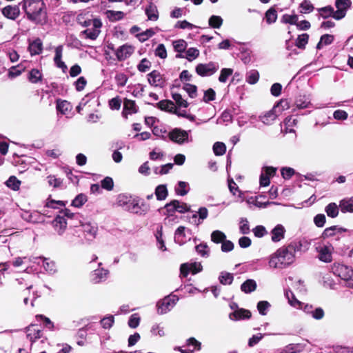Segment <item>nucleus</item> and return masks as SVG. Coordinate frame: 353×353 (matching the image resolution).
<instances>
[{
    "mask_svg": "<svg viewBox=\"0 0 353 353\" xmlns=\"http://www.w3.org/2000/svg\"><path fill=\"white\" fill-rule=\"evenodd\" d=\"M296 245L290 244L287 247H282L272 254L269 257L268 265L274 269H285L295 261Z\"/></svg>",
    "mask_w": 353,
    "mask_h": 353,
    "instance_id": "f257e3e1",
    "label": "nucleus"
},
{
    "mask_svg": "<svg viewBox=\"0 0 353 353\" xmlns=\"http://www.w3.org/2000/svg\"><path fill=\"white\" fill-rule=\"evenodd\" d=\"M22 7L30 21L39 24L46 22L47 14L43 0H23Z\"/></svg>",
    "mask_w": 353,
    "mask_h": 353,
    "instance_id": "f03ea898",
    "label": "nucleus"
},
{
    "mask_svg": "<svg viewBox=\"0 0 353 353\" xmlns=\"http://www.w3.org/2000/svg\"><path fill=\"white\" fill-rule=\"evenodd\" d=\"M83 26L86 27L91 26V28H88L86 30H83L81 34L83 35L85 38L95 40L101 32L100 29L102 26V23L100 19H94L85 21Z\"/></svg>",
    "mask_w": 353,
    "mask_h": 353,
    "instance_id": "7ed1b4c3",
    "label": "nucleus"
},
{
    "mask_svg": "<svg viewBox=\"0 0 353 353\" xmlns=\"http://www.w3.org/2000/svg\"><path fill=\"white\" fill-rule=\"evenodd\" d=\"M316 250L318 253V259L321 261L327 263L332 262L334 252V247L332 244H319L316 246Z\"/></svg>",
    "mask_w": 353,
    "mask_h": 353,
    "instance_id": "20e7f679",
    "label": "nucleus"
},
{
    "mask_svg": "<svg viewBox=\"0 0 353 353\" xmlns=\"http://www.w3.org/2000/svg\"><path fill=\"white\" fill-rule=\"evenodd\" d=\"M178 298L174 295L165 296L157 303V312L164 314L170 312L176 305Z\"/></svg>",
    "mask_w": 353,
    "mask_h": 353,
    "instance_id": "39448f33",
    "label": "nucleus"
},
{
    "mask_svg": "<svg viewBox=\"0 0 353 353\" xmlns=\"http://www.w3.org/2000/svg\"><path fill=\"white\" fill-rule=\"evenodd\" d=\"M219 69V65L214 62H209L208 63H199L196 67V73L201 76H211L214 74Z\"/></svg>",
    "mask_w": 353,
    "mask_h": 353,
    "instance_id": "423d86ee",
    "label": "nucleus"
},
{
    "mask_svg": "<svg viewBox=\"0 0 353 353\" xmlns=\"http://www.w3.org/2000/svg\"><path fill=\"white\" fill-rule=\"evenodd\" d=\"M352 2L350 0H336L335 6L336 10L334 14V18L340 20L345 17L347 10L350 8Z\"/></svg>",
    "mask_w": 353,
    "mask_h": 353,
    "instance_id": "0eeeda50",
    "label": "nucleus"
},
{
    "mask_svg": "<svg viewBox=\"0 0 353 353\" xmlns=\"http://www.w3.org/2000/svg\"><path fill=\"white\" fill-rule=\"evenodd\" d=\"M332 270L334 274L345 281L350 279L353 276V270L350 267L343 264L334 263Z\"/></svg>",
    "mask_w": 353,
    "mask_h": 353,
    "instance_id": "6e6552de",
    "label": "nucleus"
},
{
    "mask_svg": "<svg viewBox=\"0 0 353 353\" xmlns=\"http://www.w3.org/2000/svg\"><path fill=\"white\" fill-rule=\"evenodd\" d=\"M188 132L185 130L175 128L169 133V138L174 142L182 144L188 141Z\"/></svg>",
    "mask_w": 353,
    "mask_h": 353,
    "instance_id": "1a4fd4ad",
    "label": "nucleus"
},
{
    "mask_svg": "<svg viewBox=\"0 0 353 353\" xmlns=\"http://www.w3.org/2000/svg\"><path fill=\"white\" fill-rule=\"evenodd\" d=\"M134 52V47L132 45L124 44L118 48L115 52L117 59L121 61L129 58Z\"/></svg>",
    "mask_w": 353,
    "mask_h": 353,
    "instance_id": "9d476101",
    "label": "nucleus"
},
{
    "mask_svg": "<svg viewBox=\"0 0 353 353\" xmlns=\"http://www.w3.org/2000/svg\"><path fill=\"white\" fill-rule=\"evenodd\" d=\"M181 273L186 276L190 272L194 274L202 270L201 263L194 262L190 263H183L181 265Z\"/></svg>",
    "mask_w": 353,
    "mask_h": 353,
    "instance_id": "9b49d317",
    "label": "nucleus"
},
{
    "mask_svg": "<svg viewBox=\"0 0 353 353\" xmlns=\"http://www.w3.org/2000/svg\"><path fill=\"white\" fill-rule=\"evenodd\" d=\"M117 203L119 206H121L129 211L132 210L131 206L134 207L137 205L132 199V196L125 194H121L118 195Z\"/></svg>",
    "mask_w": 353,
    "mask_h": 353,
    "instance_id": "f8f14e48",
    "label": "nucleus"
},
{
    "mask_svg": "<svg viewBox=\"0 0 353 353\" xmlns=\"http://www.w3.org/2000/svg\"><path fill=\"white\" fill-rule=\"evenodd\" d=\"M251 316L250 310L236 307V309L229 314V318L232 321H240L248 319Z\"/></svg>",
    "mask_w": 353,
    "mask_h": 353,
    "instance_id": "ddd939ff",
    "label": "nucleus"
},
{
    "mask_svg": "<svg viewBox=\"0 0 353 353\" xmlns=\"http://www.w3.org/2000/svg\"><path fill=\"white\" fill-rule=\"evenodd\" d=\"M52 225L59 235H62L67 228V221L63 216L57 215L52 221Z\"/></svg>",
    "mask_w": 353,
    "mask_h": 353,
    "instance_id": "4468645a",
    "label": "nucleus"
},
{
    "mask_svg": "<svg viewBox=\"0 0 353 353\" xmlns=\"http://www.w3.org/2000/svg\"><path fill=\"white\" fill-rule=\"evenodd\" d=\"M81 227L85 236L88 239L92 240L95 238L98 231L97 224L90 222H85L81 224Z\"/></svg>",
    "mask_w": 353,
    "mask_h": 353,
    "instance_id": "2eb2a0df",
    "label": "nucleus"
},
{
    "mask_svg": "<svg viewBox=\"0 0 353 353\" xmlns=\"http://www.w3.org/2000/svg\"><path fill=\"white\" fill-rule=\"evenodd\" d=\"M186 232L190 233V230H186L184 226H179L174 232V241L179 245L184 244L188 240L190 239V236H188Z\"/></svg>",
    "mask_w": 353,
    "mask_h": 353,
    "instance_id": "dca6fc26",
    "label": "nucleus"
},
{
    "mask_svg": "<svg viewBox=\"0 0 353 353\" xmlns=\"http://www.w3.org/2000/svg\"><path fill=\"white\" fill-rule=\"evenodd\" d=\"M2 14L5 17L14 20L19 16L20 10L17 6H7L2 9Z\"/></svg>",
    "mask_w": 353,
    "mask_h": 353,
    "instance_id": "f3484780",
    "label": "nucleus"
},
{
    "mask_svg": "<svg viewBox=\"0 0 353 353\" xmlns=\"http://www.w3.org/2000/svg\"><path fill=\"white\" fill-rule=\"evenodd\" d=\"M148 81L154 86L163 87L164 84V81L161 74L156 70L152 71L149 74Z\"/></svg>",
    "mask_w": 353,
    "mask_h": 353,
    "instance_id": "a211bd4d",
    "label": "nucleus"
},
{
    "mask_svg": "<svg viewBox=\"0 0 353 353\" xmlns=\"http://www.w3.org/2000/svg\"><path fill=\"white\" fill-rule=\"evenodd\" d=\"M285 230L282 225H277L274 229H272L271 234V239L273 242H279L284 238Z\"/></svg>",
    "mask_w": 353,
    "mask_h": 353,
    "instance_id": "6ab92c4d",
    "label": "nucleus"
},
{
    "mask_svg": "<svg viewBox=\"0 0 353 353\" xmlns=\"http://www.w3.org/2000/svg\"><path fill=\"white\" fill-rule=\"evenodd\" d=\"M55 56L54 58V61L56 65L65 71L67 69V65L65 64L63 61H61L62 54H63V46H59L55 48Z\"/></svg>",
    "mask_w": 353,
    "mask_h": 353,
    "instance_id": "aec40b11",
    "label": "nucleus"
},
{
    "mask_svg": "<svg viewBox=\"0 0 353 353\" xmlns=\"http://www.w3.org/2000/svg\"><path fill=\"white\" fill-rule=\"evenodd\" d=\"M339 207L343 213H353V197L345 198L341 200Z\"/></svg>",
    "mask_w": 353,
    "mask_h": 353,
    "instance_id": "412c9836",
    "label": "nucleus"
},
{
    "mask_svg": "<svg viewBox=\"0 0 353 353\" xmlns=\"http://www.w3.org/2000/svg\"><path fill=\"white\" fill-rule=\"evenodd\" d=\"M345 231H346V229L338 227L336 225H334V226H331V227H329V228H327L326 229H325L322 233V236H323V238L326 239V238L333 236L336 234H341Z\"/></svg>",
    "mask_w": 353,
    "mask_h": 353,
    "instance_id": "4be33fe9",
    "label": "nucleus"
},
{
    "mask_svg": "<svg viewBox=\"0 0 353 353\" xmlns=\"http://www.w3.org/2000/svg\"><path fill=\"white\" fill-rule=\"evenodd\" d=\"M43 43L39 39H37L29 44L28 50L32 56L39 54L42 51Z\"/></svg>",
    "mask_w": 353,
    "mask_h": 353,
    "instance_id": "5701e85b",
    "label": "nucleus"
},
{
    "mask_svg": "<svg viewBox=\"0 0 353 353\" xmlns=\"http://www.w3.org/2000/svg\"><path fill=\"white\" fill-rule=\"evenodd\" d=\"M108 274V271L103 268L95 270L92 274V279L95 283H99L105 280Z\"/></svg>",
    "mask_w": 353,
    "mask_h": 353,
    "instance_id": "b1692460",
    "label": "nucleus"
},
{
    "mask_svg": "<svg viewBox=\"0 0 353 353\" xmlns=\"http://www.w3.org/2000/svg\"><path fill=\"white\" fill-rule=\"evenodd\" d=\"M27 337L30 341L36 340L41 336V330L37 325H31L27 328Z\"/></svg>",
    "mask_w": 353,
    "mask_h": 353,
    "instance_id": "393cba45",
    "label": "nucleus"
},
{
    "mask_svg": "<svg viewBox=\"0 0 353 353\" xmlns=\"http://www.w3.org/2000/svg\"><path fill=\"white\" fill-rule=\"evenodd\" d=\"M57 108L61 114L68 115L72 109V106L67 101H58Z\"/></svg>",
    "mask_w": 353,
    "mask_h": 353,
    "instance_id": "a878e982",
    "label": "nucleus"
},
{
    "mask_svg": "<svg viewBox=\"0 0 353 353\" xmlns=\"http://www.w3.org/2000/svg\"><path fill=\"white\" fill-rule=\"evenodd\" d=\"M339 205H337L335 203H330L325 208V212L327 215L331 218H336L339 213Z\"/></svg>",
    "mask_w": 353,
    "mask_h": 353,
    "instance_id": "bb28decb",
    "label": "nucleus"
},
{
    "mask_svg": "<svg viewBox=\"0 0 353 353\" xmlns=\"http://www.w3.org/2000/svg\"><path fill=\"white\" fill-rule=\"evenodd\" d=\"M145 14L149 20L157 21L159 18L157 8L155 5L150 3L145 9Z\"/></svg>",
    "mask_w": 353,
    "mask_h": 353,
    "instance_id": "cd10ccee",
    "label": "nucleus"
},
{
    "mask_svg": "<svg viewBox=\"0 0 353 353\" xmlns=\"http://www.w3.org/2000/svg\"><path fill=\"white\" fill-rule=\"evenodd\" d=\"M256 288V283L252 279H248L241 286V289L245 293H250Z\"/></svg>",
    "mask_w": 353,
    "mask_h": 353,
    "instance_id": "c85d7f7f",
    "label": "nucleus"
},
{
    "mask_svg": "<svg viewBox=\"0 0 353 353\" xmlns=\"http://www.w3.org/2000/svg\"><path fill=\"white\" fill-rule=\"evenodd\" d=\"M43 267L45 270L49 274H54L57 272V265L54 261H50L49 259H43Z\"/></svg>",
    "mask_w": 353,
    "mask_h": 353,
    "instance_id": "c756f323",
    "label": "nucleus"
},
{
    "mask_svg": "<svg viewBox=\"0 0 353 353\" xmlns=\"http://www.w3.org/2000/svg\"><path fill=\"white\" fill-rule=\"evenodd\" d=\"M155 194L158 200H164L168 196V190L165 185H159L156 188Z\"/></svg>",
    "mask_w": 353,
    "mask_h": 353,
    "instance_id": "7c9ffc66",
    "label": "nucleus"
},
{
    "mask_svg": "<svg viewBox=\"0 0 353 353\" xmlns=\"http://www.w3.org/2000/svg\"><path fill=\"white\" fill-rule=\"evenodd\" d=\"M226 239V235L220 230H214L211 234V240L215 243H222Z\"/></svg>",
    "mask_w": 353,
    "mask_h": 353,
    "instance_id": "2f4dec72",
    "label": "nucleus"
},
{
    "mask_svg": "<svg viewBox=\"0 0 353 353\" xmlns=\"http://www.w3.org/2000/svg\"><path fill=\"white\" fill-rule=\"evenodd\" d=\"M158 107L162 110H166L170 112H173L175 109V106L173 102L171 101L163 100L158 103Z\"/></svg>",
    "mask_w": 353,
    "mask_h": 353,
    "instance_id": "473e14b6",
    "label": "nucleus"
},
{
    "mask_svg": "<svg viewBox=\"0 0 353 353\" xmlns=\"http://www.w3.org/2000/svg\"><path fill=\"white\" fill-rule=\"evenodd\" d=\"M223 19L220 16L212 15L208 20L209 26L213 28H219L223 24Z\"/></svg>",
    "mask_w": 353,
    "mask_h": 353,
    "instance_id": "72a5a7b5",
    "label": "nucleus"
},
{
    "mask_svg": "<svg viewBox=\"0 0 353 353\" xmlns=\"http://www.w3.org/2000/svg\"><path fill=\"white\" fill-rule=\"evenodd\" d=\"M309 35L306 33L298 36L296 40V46L300 49H304L308 42Z\"/></svg>",
    "mask_w": 353,
    "mask_h": 353,
    "instance_id": "f704fd0d",
    "label": "nucleus"
},
{
    "mask_svg": "<svg viewBox=\"0 0 353 353\" xmlns=\"http://www.w3.org/2000/svg\"><path fill=\"white\" fill-rule=\"evenodd\" d=\"M42 74L37 69H32L28 76L29 81L32 83H37L41 80Z\"/></svg>",
    "mask_w": 353,
    "mask_h": 353,
    "instance_id": "c9c22d12",
    "label": "nucleus"
},
{
    "mask_svg": "<svg viewBox=\"0 0 353 353\" xmlns=\"http://www.w3.org/2000/svg\"><path fill=\"white\" fill-rule=\"evenodd\" d=\"M281 21L283 23L296 25V23L298 21V16L296 14H285L282 16Z\"/></svg>",
    "mask_w": 353,
    "mask_h": 353,
    "instance_id": "e433bc0d",
    "label": "nucleus"
},
{
    "mask_svg": "<svg viewBox=\"0 0 353 353\" xmlns=\"http://www.w3.org/2000/svg\"><path fill=\"white\" fill-rule=\"evenodd\" d=\"M200 52L199 50L196 48H190L185 52V58H186L189 61H192L196 59Z\"/></svg>",
    "mask_w": 353,
    "mask_h": 353,
    "instance_id": "4c0bfd02",
    "label": "nucleus"
},
{
    "mask_svg": "<svg viewBox=\"0 0 353 353\" xmlns=\"http://www.w3.org/2000/svg\"><path fill=\"white\" fill-rule=\"evenodd\" d=\"M265 19L268 24L276 22L277 19L276 11L273 8L268 10L265 12Z\"/></svg>",
    "mask_w": 353,
    "mask_h": 353,
    "instance_id": "58836bf2",
    "label": "nucleus"
},
{
    "mask_svg": "<svg viewBox=\"0 0 353 353\" xmlns=\"http://www.w3.org/2000/svg\"><path fill=\"white\" fill-rule=\"evenodd\" d=\"M276 115L274 110H270L266 112L264 115L261 117V121L265 124H270L274 120H275Z\"/></svg>",
    "mask_w": 353,
    "mask_h": 353,
    "instance_id": "ea45409f",
    "label": "nucleus"
},
{
    "mask_svg": "<svg viewBox=\"0 0 353 353\" xmlns=\"http://www.w3.org/2000/svg\"><path fill=\"white\" fill-rule=\"evenodd\" d=\"M213 151L216 156L223 155L226 151L225 145L222 142H216L213 145Z\"/></svg>",
    "mask_w": 353,
    "mask_h": 353,
    "instance_id": "a19ab883",
    "label": "nucleus"
},
{
    "mask_svg": "<svg viewBox=\"0 0 353 353\" xmlns=\"http://www.w3.org/2000/svg\"><path fill=\"white\" fill-rule=\"evenodd\" d=\"M47 181L48 185L54 188L61 187L63 183V181L60 178H57L54 175L48 176Z\"/></svg>",
    "mask_w": 353,
    "mask_h": 353,
    "instance_id": "79ce46f5",
    "label": "nucleus"
},
{
    "mask_svg": "<svg viewBox=\"0 0 353 353\" xmlns=\"http://www.w3.org/2000/svg\"><path fill=\"white\" fill-rule=\"evenodd\" d=\"M21 185V181L15 176H10L6 181V185L13 190H18Z\"/></svg>",
    "mask_w": 353,
    "mask_h": 353,
    "instance_id": "37998d69",
    "label": "nucleus"
},
{
    "mask_svg": "<svg viewBox=\"0 0 353 353\" xmlns=\"http://www.w3.org/2000/svg\"><path fill=\"white\" fill-rule=\"evenodd\" d=\"M151 332L153 335L159 336L160 337H163L165 334L164 331V327L161 324L158 323H155L152 325L151 328Z\"/></svg>",
    "mask_w": 353,
    "mask_h": 353,
    "instance_id": "c03bdc74",
    "label": "nucleus"
},
{
    "mask_svg": "<svg viewBox=\"0 0 353 353\" xmlns=\"http://www.w3.org/2000/svg\"><path fill=\"white\" fill-rule=\"evenodd\" d=\"M300 12L306 14L312 12L314 10V6L310 1L304 0L300 4Z\"/></svg>",
    "mask_w": 353,
    "mask_h": 353,
    "instance_id": "a18cd8bd",
    "label": "nucleus"
},
{
    "mask_svg": "<svg viewBox=\"0 0 353 353\" xmlns=\"http://www.w3.org/2000/svg\"><path fill=\"white\" fill-rule=\"evenodd\" d=\"M319 12L323 18H327L332 17L334 18V14L335 11L331 6H326L319 9Z\"/></svg>",
    "mask_w": 353,
    "mask_h": 353,
    "instance_id": "49530a36",
    "label": "nucleus"
},
{
    "mask_svg": "<svg viewBox=\"0 0 353 353\" xmlns=\"http://www.w3.org/2000/svg\"><path fill=\"white\" fill-rule=\"evenodd\" d=\"M187 42L183 39H179L173 42V47L176 52H184L187 48Z\"/></svg>",
    "mask_w": 353,
    "mask_h": 353,
    "instance_id": "de8ad7c7",
    "label": "nucleus"
},
{
    "mask_svg": "<svg viewBox=\"0 0 353 353\" xmlns=\"http://www.w3.org/2000/svg\"><path fill=\"white\" fill-rule=\"evenodd\" d=\"M87 201V196L80 194L77 195L72 202V205L76 208H81Z\"/></svg>",
    "mask_w": 353,
    "mask_h": 353,
    "instance_id": "09e8293b",
    "label": "nucleus"
},
{
    "mask_svg": "<svg viewBox=\"0 0 353 353\" xmlns=\"http://www.w3.org/2000/svg\"><path fill=\"white\" fill-rule=\"evenodd\" d=\"M334 37L331 34H324L321 36L319 42L317 44V48H321L323 46L329 45L332 43Z\"/></svg>",
    "mask_w": 353,
    "mask_h": 353,
    "instance_id": "8fccbe9b",
    "label": "nucleus"
},
{
    "mask_svg": "<svg viewBox=\"0 0 353 353\" xmlns=\"http://www.w3.org/2000/svg\"><path fill=\"white\" fill-rule=\"evenodd\" d=\"M174 204H175V210L176 212L180 213H184L190 211V207L185 203L180 202L177 200H174Z\"/></svg>",
    "mask_w": 353,
    "mask_h": 353,
    "instance_id": "3c124183",
    "label": "nucleus"
},
{
    "mask_svg": "<svg viewBox=\"0 0 353 353\" xmlns=\"http://www.w3.org/2000/svg\"><path fill=\"white\" fill-rule=\"evenodd\" d=\"M124 109L128 114H132L137 112L135 103L132 100L125 99L124 101Z\"/></svg>",
    "mask_w": 353,
    "mask_h": 353,
    "instance_id": "603ef678",
    "label": "nucleus"
},
{
    "mask_svg": "<svg viewBox=\"0 0 353 353\" xmlns=\"http://www.w3.org/2000/svg\"><path fill=\"white\" fill-rule=\"evenodd\" d=\"M107 14L111 21H118L124 17V13L121 11L108 10Z\"/></svg>",
    "mask_w": 353,
    "mask_h": 353,
    "instance_id": "864d4df0",
    "label": "nucleus"
},
{
    "mask_svg": "<svg viewBox=\"0 0 353 353\" xmlns=\"http://www.w3.org/2000/svg\"><path fill=\"white\" fill-rule=\"evenodd\" d=\"M102 188L110 191L113 189L114 182L111 177L106 176L101 181Z\"/></svg>",
    "mask_w": 353,
    "mask_h": 353,
    "instance_id": "5fc2aeb1",
    "label": "nucleus"
},
{
    "mask_svg": "<svg viewBox=\"0 0 353 353\" xmlns=\"http://www.w3.org/2000/svg\"><path fill=\"white\" fill-rule=\"evenodd\" d=\"M155 34L153 29H148L145 32L137 34L139 40L141 42H144L149 38L152 37Z\"/></svg>",
    "mask_w": 353,
    "mask_h": 353,
    "instance_id": "6e6d98bb",
    "label": "nucleus"
},
{
    "mask_svg": "<svg viewBox=\"0 0 353 353\" xmlns=\"http://www.w3.org/2000/svg\"><path fill=\"white\" fill-rule=\"evenodd\" d=\"M23 70H24V68H22L20 65L17 66H12L9 70L8 77L10 78L17 77L21 74Z\"/></svg>",
    "mask_w": 353,
    "mask_h": 353,
    "instance_id": "4d7b16f0",
    "label": "nucleus"
},
{
    "mask_svg": "<svg viewBox=\"0 0 353 353\" xmlns=\"http://www.w3.org/2000/svg\"><path fill=\"white\" fill-rule=\"evenodd\" d=\"M176 192L177 194L184 196L188 192V183L184 181H179L178 187L176 188Z\"/></svg>",
    "mask_w": 353,
    "mask_h": 353,
    "instance_id": "13d9d810",
    "label": "nucleus"
},
{
    "mask_svg": "<svg viewBox=\"0 0 353 353\" xmlns=\"http://www.w3.org/2000/svg\"><path fill=\"white\" fill-rule=\"evenodd\" d=\"M233 70L230 68H223L221 70L219 81L221 83L226 82L228 78L232 74Z\"/></svg>",
    "mask_w": 353,
    "mask_h": 353,
    "instance_id": "bf43d9fd",
    "label": "nucleus"
},
{
    "mask_svg": "<svg viewBox=\"0 0 353 353\" xmlns=\"http://www.w3.org/2000/svg\"><path fill=\"white\" fill-rule=\"evenodd\" d=\"M219 280L223 285L231 284L233 281V275L228 272H223L219 277Z\"/></svg>",
    "mask_w": 353,
    "mask_h": 353,
    "instance_id": "052dcab7",
    "label": "nucleus"
},
{
    "mask_svg": "<svg viewBox=\"0 0 353 353\" xmlns=\"http://www.w3.org/2000/svg\"><path fill=\"white\" fill-rule=\"evenodd\" d=\"M114 322V318L112 315L104 317L101 321V323L104 329H110Z\"/></svg>",
    "mask_w": 353,
    "mask_h": 353,
    "instance_id": "680f3d73",
    "label": "nucleus"
},
{
    "mask_svg": "<svg viewBox=\"0 0 353 353\" xmlns=\"http://www.w3.org/2000/svg\"><path fill=\"white\" fill-rule=\"evenodd\" d=\"M65 203L62 201L48 200L46 203V208L59 209L60 208L64 207Z\"/></svg>",
    "mask_w": 353,
    "mask_h": 353,
    "instance_id": "e2e57ef3",
    "label": "nucleus"
},
{
    "mask_svg": "<svg viewBox=\"0 0 353 353\" xmlns=\"http://www.w3.org/2000/svg\"><path fill=\"white\" fill-rule=\"evenodd\" d=\"M183 89L191 98H194L196 96V85L190 83H185L183 85Z\"/></svg>",
    "mask_w": 353,
    "mask_h": 353,
    "instance_id": "0e129e2a",
    "label": "nucleus"
},
{
    "mask_svg": "<svg viewBox=\"0 0 353 353\" xmlns=\"http://www.w3.org/2000/svg\"><path fill=\"white\" fill-rule=\"evenodd\" d=\"M154 54L161 59H165L167 57V50L165 46L163 44L158 45L155 49Z\"/></svg>",
    "mask_w": 353,
    "mask_h": 353,
    "instance_id": "69168bd1",
    "label": "nucleus"
},
{
    "mask_svg": "<svg viewBox=\"0 0 353 353\" xmlns=\"http://www.w3.org/2000/svg\"><path fill=\"white\" fill-rule=\"evenodd\" d=\"M172 98L179 106L183 107V108L188 107V103L182 98V96L180 94H178V93L173 94Z\"/></svg>",
    "mask_w": 353,
    "mask_h": 353,
    "instance_id": "338daca9",
    "label": "nucleus"
},
{
    "mask_svg": "<svg viewBox=\"0 0 353 353\" xmlns=\"http://www.w3.org/2000/svg\"><path fill=\"white\" fill-rule=\"evenodd\" d=\"M151 67V63L146 59H143L137 68L140 72H147Z\"/></svg>",
    "mask_w": 353,
    "mask_h": 353,
    "instance_id": "774afa93",
    "label": "nucleus"
}]
</instances>
